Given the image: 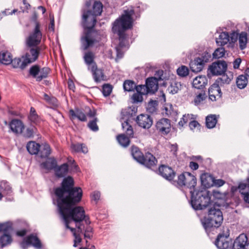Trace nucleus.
<instances>
[{"mask_svg":"<svg viewBox=\"0 0 249 249\" xmlns=\"http://www.w3.org/2000/svg\"><path fill=\"white\" fill-rule=\"evenodd\" d=\"M225 50L223 47L218 48L213 53V56L215 58H220L225 55Z\"/></svg>","mask_w":249,"mask_h":249,"instance_id":"nucleus-53","label":"nucleus"},{"mask_svg":"<svg viewBox=\"0 0 249 249\" xmlns=\"http://www.w3.org/2000/svg\"><path fill=\"white\" fill-rule=\"evenodd\" d=\"M39 67L37 65H34L30 69V74L37 80L38 73L39 72Z\"/></svg>","mask_w":249,"mask_h":249,"instance_id":"nucleus-55","label":"nucleus"},{"mask_svg":"<svg viewBox=\"0 0 249 249\" xmlns=\"http://www.w3.org/2000/svg\"><path fill=\"white\" fill-rule=\"evenodd\" d=\"M239 48L241 50L245 49L247 47L248 42L247 34L245 32H242L238 34Z\"/></svg>","mask_w":249,"mask_h":249,"instance_id":"nucleus-35","label":"nucleus"},{"mask_svg":"<svg viewBox=\"0 0 249 249\" xmlns=\"http://www.w3.org/2000/svg\"><path fill=\"white\" fill-rule=\"evenodd\" d=\"M71 149L76 152H83L87 153L88 151V148L82 143H72L71 145Z\"/></svg>","mask_w":249,"mask_h":249,"instance_id":"nucleus-43","label":"nucleus"},{"mask_svg":"<svg viewBox=\"0 0 249 249\" xmlns=\"http://www.w3.org/2000/svg\"><path fill=\"white\" fill-rule=\"evenodd\" d=\"M70 114L71 119L77 118L81 121L85 122L87 121V117L85 113L77 109L74 111L71 109L70 110Z\"/></svg>","mask_w":249,"mask_h":249,"instance_id":"nucleus-29","label":"nucleus"},{"mask_svg":"<svg viewBox=\"0 0 249 249\" xmlns=\"http://www.w3.org/2000/svg\"><path fill=\"white\" fill-rule=\"evenodd\" d=\"M101 39V36L96 32H89L81 38L82 47L86 50L92 47Z\"/></svg>","mask_w":249,"mask_h":249,"instance_id":"nucleus-10","label":"nucleus"},{"mask_svg":"<svg viewBox=\"0 0 249 249\" xmlns=\"http://www.w3.org/2000/svg\"><path fill=\"white\" fill-rule=\"evenodd\" d=\"M12 56L8 52H2L0 53V62L4 65H9L12 62Z\"/></svg>","mask_w":249,"mask_h":249,"instance_id":"nucleus-30","label":"nucleus"},{"mask_svg":"<svg viewBox=\"0 0 249 249\" xmlns=\"http://www.w3.org/2000/svg\"><path fill=\"white\" fill-rule=\"evenodd\" d=\"M163 71H157V91L159 89L160 87H163L165 88L167 85V82L164 79L163 76Z\"/></svg>","mask_w":249,"mask_h":249,"instance_id":"nucleus-33","label":"nucleus"},{"mask_svg":"<svg viewBox=\"0 0 249 249\" xmlns=\"http://www.w3.org/2000/svg\"><path fill=\"white\" fill-rule=\"evenodd\" d=\"M159 172L163 178L169 181H173L176 173L171 167L162 165L159 168Z\"/></svg>","mask_w":249,"mask_h":249,"instance_id":"nucleus-15","label":"nucleus"},{"mask_svg":"<svg viewBox=\"0 0 249 249\" xmlns=\"http://www.w3.org/2000/svg\"><path fill=\"white\" fill-rule=\"evenodd\" d=\"M84 59L86 64L89 66V69L90 68L93 64H96L94 61V54L91 52H88L85 53Z\"/></svg>","mask_w":249,"mask_h":249,"instance_id":"nucleus-36","label":"nucleus"},{"mask_svg":"<svg viewBox=\"0 0 249 249\" xmlns=\"http://www.w3.org/2000/svg\"><path fill=\"white\" fill-rule=\"evenodd\" d=\"M227 64L224 61H218L213 63L210 67L209 70L213 75H221L224 73L227 69Z\"/></svg>","mask_w":249,"mask_h":249,"instance_id":"nucleus-12","label":"nucleus"},{"mask_svg":"<svg viewBox=\"0 0 249 249\" xmlns=\"http://www.w3.org/2000/svg\"><path fill=\"white\" fill-rule=\"evenodd\" d=\"M14 67L17 68L19 67L22 69L21 65L22 63V60L21 61L19 58H12V62L11 63Z\"/></svg>","mask_w":249,"mask_h":249,"instance_id":"nucleus-64","label":"nucleus"},{"mask_svg":"<svg viewBox=\"0 0 249 249\" xmlns=\"http://www.w3.org/2000/svg\"><path fill=\"white\" fill-rule=\"evenodd\" d=\"M138 125L143 128H149L153 124L151 117L147 115L141 114L137 118Z\"/></svg>","mask_w":249,"mask_h":249,"instance_id":"nucleus-18","label":"nucleus"},{"mask_svg":"<svg viewBox=\"0 0 249 249\" xmlns=\"http://www.w3.org/2000/svg\"><path fill=\"white\" fill-rule=\"evenodd\" d=\"M192 199L191 204L195 210H203L210 204L211 201L209 192L206 190L200 191L190 190Z\"/></svg>","mask_w":249,"mask_h":249,"instance_id":"nucleus-4","label":"nucleus"},{"mask_svg":"<svg viewBox=\"0 0 249 249\" xmlns=\"http://www.w3.org/2000/svg\"><path fill=\"white\" fill-rule=\"evenodd\" d=\"M122 126L123 130L129 137H133V130L132 126L129 124L128 120L122 122Z\"/></svg>","mask_w":249,"mask_h":249,"instance_id":"nucleus-41","label":"nucleus"},{"mask_svg":"<svg viewBox=\"0 0 249 249\" xmlns=\"http://www.w3.org/2000/svg\"><path fill=\"white\" fill-rule=\"evenodd\" d=\"M40 26L37 21L35 22V27L32 33L26 38V43L28 47H38L42 38V33L40 30Z\"/></svg>","mask_w":249,"mask_h":249,"instance_id":"nucleus-9","label":"nucleus"},{"mask_svg":"<svg viewBox=\"0 0 249 249\" xmlns=\"http://www.w3.org/2000/svg\"><path fill=\"white\" fill-rule=\"evenodd\" d=\"M193 115L192 114H187L183 116L182 118L181 119L180 121L178 123V125L182 127L184 126L185 124H186L189 120L193 119Z\"/></svg>","mask_w":249,"mask_h":249,"instance_id":"nucleus-54","label":"nucleus"},{"mask_svg":"<svg viewBox=\"0 0 249 249\" xmlns=\"http://www.w3.org/2000/svg\"><path fill=\"white\" fill-rule=\"evenodd\" d=\"M134 14L133 10H127L124 11V14L121 17L116 19L112 24V31L114 34H117L120 41L119 45L116 47L117 57L121 58L123 55V53L121 51V48L124 44L123 42L125 37L124 32L132 27V16Z\"/></svg>","mask_w":249,"mask_h":249,"instance_id":"nucleus-2","label":"nucleus"},{"mask_svg":"<svg viewBox=\"0 0 249 249\" xmlns=\"http://www.w3.org/2000/svg\"><path fill=\"white\" fill-rule=\"evenodd\" d=\"M26 148L29 153L36 155L39 152L40 145L35 142L31 141L27 143Z\"/></svg>","mask_w":249,"mask_h":249,"instance_id":"nucleus-32","label":"nucleus"},{"mask_svg":"<svg viewBox=\"0 0 249 249\" xmlns=\"http://www.w3.org/2000/svg\"><path fill=\"white\" fill-rule=\"evenodd\" d=\"M207 96L206 91L202 89L199 93L196 94L194 100V103L195 105L198 106L203 103L206 99Z\"/></svg>","mask_w":249,"mask_h":249,"instance_id":"nucleus-37","label":"nucleus"},{"mask_svg":"<svg viewBox=\"0 0 249 249\" xmlns=\"http://www.w3.org/2000/svg\"><path fill=\"white\" fill-rule=\"evenodd\" d=\"M55 174L58 177L65 176L68 172V165L67 163H64L61 166H57L54 169Z\"/></svg>","mask_w":249,"mask_h":249,"instance_id":"nucleus-31","label":"nucleus"},{"mask_svg":"<svg viewBox=\"0 0 249 249\" xmlns=\"http://www.w3.org/2000/svg\"><path fill=\"white\" fill-rule=\"evenodd\" d=\"M103 11L102 3L95 1L93 5L91 11L84 12L82 15L83 26L89 29H92L96 22V17L101 15Z\"/></svg>","mask_w":249,"mask_h":249,"instance_id":"nucleus-3","label":"nucleus"},{"mask_svg":"<svg viewBox=\"0 0 249 249\" xmlns=\"http://www.w3.org/2000/svg\"><path fill=\"white\" fill-rule=\"evenodd\" d=\"M92 72L93 78L96 82H100L106 80L103 71L102 69H98L96 64H93L89 69Z\"/></svg>","mask_w":249,"mask_h":249,"instance_id":"nucleus-19","label":"nucleus"},{"mask_svg":"<svg viewBox=\"0 0 249 249\" xmlns=\"http://www.w3.org/2000/svg\"><path fill=\"white\" fill-rule=\"evenodd\" d=\"M223 220V214L218 208H211L208 212L207 218L205 219L203 225L205 229L211 227H219Z\"/></svg>","mask_w":249,"mask_h":249,"instance_id":"nucleus-5","label":"nucleus"},{"mask_svg":"<svg viewBox=\"0 0 249 249\" xmlns=\"http://www.w3.org/2000/svg\"><path fill=\"white\" fill-rule=\"evenodd\" d=\"M232 249H249V243L245 234H241L234 241Z\"/></svg>","mask_w":249,"mask_h":249,"instance_id":"nucleus-13","label":"nucleus"},{"mask_svg":"<svg viewBox=\"0 0 249 249\" xmlns=\"http://www.w3.org/2000/svg\"><path fill=\"white\" fill-rule=\"evenodd\" d=\"M131 154L133 158L138 162L144 165L148 168L153 169L155 167V157L151 153L147 152L144 157L138 147H131Z\"/></svg>","mask_w":249,"mask_h":249,"instance_id":"nucleus-6","label":"nucleus"},{"mask_svg":"<svg viewBox=\"0 0 249 249\" xmlns=\"http://www.w3.org/2000/svg\"><path fill=\"white\" fill-rule=\"evenodd\" d=\"M0 187L4 193L8 194L11 192V187L6 182L2 183L0 185Z\"/></svg>","mask_w":249,"mask_h":249,"instance_id":"nucleus-60","label":"nucleus"},{"mask_svg":"<svg viewBox=\"0 0 249 249\" xmlns=\"http://www.w3.org/2000/svg\"><path fill=\"white\" fill-rule=\"evenodd\" d=\"M185 186H186L192 190L196 184V178L189 172H185Z\"/></svg>","mask_w":249,"mask_h":249,"instance_id":"nucleus-23","label":"nucleus"},{"mask_svg":"<svg viewBox=\"0 0 249 249\" xmlns=\"http://www.w3.org/2000/svg\"><path fill=\"white\" fill-rule=\"evenodd\" d=\"M112 87L108 84H105L103 86V94L105 96H107L109 95L112 91Z\"/></svg>","mask_w":249,"mask_h":249,"instance_id":"nucleus-58","label":"nucleus"},{"mask_svg":"<svg viewBox=\"0 0 249 249\" xmlns=\"http://www.w3.org/2000/svg\"><path fill=\"white\" fill-rule=\"evenodd\" d=\"M36 128L34 127H28L25 131L22 130V135L25 138H30L33 137L35 132Z\"/></svg>","mask_w":249,"mask_h":249,"instance_id":"nucleus-50","label":"nucleus"},{"mask_svg":"<svg viewBox=\"0 0 249 249\" xmlns=\"http://www.w3.org/2000/svg\"><path fill=\"white\" fill-rule=\"evenodd\" d=\"M232 78L233 75L230 72L229 74L223 73L221 74V76L217 79L216 83L221 85L225 84H228Z\"/></svg>","mask_w":249,"mask_h":249,"instance_id":"nucleus-34","label":"nucleus"},{"mask_svg":"<svg viewBox=\"0 0 249 249\" xmlns=\"http://www.w3.org/2000/svg\"><path fill=\"white\" fill-rule=\"evenodd\" d=\"M248 84V78L246 75H239L236 79V84L240 89L245 88Z\"/></svg>","mask_w":249,"mask_h":249,"instance_id":"nucleus-44","label":"nucleus"},{"mask_svg":"<svg viewBox=\"0 0 249 249\" xmlns=\"http://www.w3.org/2000/svg\"><path fill=\"white\" fill-rule=\"evenodd\" d=\"M50 154L51 148L50 145L47 143L44 144L39 153L40 157L42 158H46L48 157Z\"/></svg>","mask_w":249,"mask_h":249,"instance_id":"nucleus-45","label":"nucleus"},{"mask_svg":"<svg viewBox=\"0 0 249 249\" xmlns=\"http://www.w3.org/2000/svg\"><path fill=\"white\" fill-rule=\"evenodd\" d=\"M219 85L216 82L213 84L209 89V98L212 101H216L222 96Z\"/></svg>","mask_w":249,"mask_h":249,"instance_id":"nucleus-16","label":"nucleus"},{"mask_svg":"<svg viewBox=\"0 0 249 249\" xmlns=\"http://www.w3.org/2000/svg\"><path fill=\"white\" fill-rule=\"evenodd\" d=\"M97 121V119L95 118L93 120L90 121L88 124V127L93 131H97L98 130Z\"/></svg>","mask_w":249,"mask_h":249,"instance_id":"nucleus-57","label":"nucleus"},{"mask_svg":"<svg viewBox=\"0 0 249 249\" xmlns=\"http://www.w3.org/2000/svg\"><path fill=\"white\" fill-rule=\"evenodd\" d=\"M9 9H5V10L0 12V20L2 19V18L8 15H12L13 14H15L16 12L18 11L17 9H14L11 12H8Z\"/></svg>","mask_w":249,"mask_h":249,"instance_id":"nucleus-62","label":"nucleus"},{"mask_svg":"<svg viewBox=\"0 0 249 249\" xmlns=\"http://www.w3.org/2000/svg\"><path fill=\"white\" fill-rule=\"evenodd\" d=\"M12 242V238L10 234L4 233L0 237V243L1 248L10 244Z\"/></svg>","mask_w":249,"mask_h":249,"instance_id":"nucleus-40","label":"nucleus"},{"mask_svg":"<svg viewBox=\"0 0 249 249\" xmlns=\"http://www.w3.org/2000/svg\"><path fill=\"white\" fill-rule=\"evenodd\" d=\"M177 73L181 77H185L188 75L189 70L186 66H181L177 70Z\"/></svg>","mask_w":249,"mask_h":249,"instance_id":"nucleus-51","label":"nucleus"},{"mask_svg":"<svg viewBox=\"0 0 249 249\" xmlns=\"http://www.w3.org/2000/svg\"><path fill=\"white\" fill-rule=\"evenodd\" d=\"M213 177L208 173L202 174L200 176L202 184L206 188L213 186Z\"/></svg>","mask_w":249,"mask_h":249,"instance_id":"nucleus-25","label":"nucleus"},{"mask_svg":"<svg viewBox=\"0 0 249 249\" xmlns=\"http://www.w3.org/2000/svg\"><path fill=\"white\" fill-rule=\"evenodd\" d=\"M217 122V118L215 115H210L206 118V126L209 128L215 127Z\"/></svg>","mask_w":249,"mask_h":249,"instance_id":"nucleus-38","label":"nucleus"},{"mask_svg":"<svg viewBox=\"0 0 249 249\" xmlns=\"http://www.w3.org/2000/svg\"><path fill=\"white\" fill-rule=\"evenodd\" d=\"M29 119L32 123L35 124H37L39 122V119L38 116L36 114L35 108L33 107H31Z\"/></svg>","mask_w":249,"mask_h":249,"instance_id":"nucleus-48","label":"nucleus"},{"mask_svg":"<svg viewBox=\"0 0 249 249\" xmlns=\"http://www.w3.org/2000/svg\"><path fill=\"white\" fill-rule=\"evenodd\" d=\"M50 69L48 67H44L42 69H40L37 78V81H40L43 79L46 78L50 73Z\"/></svg>","mask_w":249,"mask_h":249,"instance_id":"nucleus-47","label":"nucleus"},{"mask_svg":"<svg viewBox=\"0 0 249 249\" xmlns=\"http://www.w3.org/2000/svg\"><path fill=\"white\" fill-rule=\"evenodd\" d=\"M11 131L15 134H21L24 128L22 122L18 119H13L9 123Z\"/></svg>","mask_w":249,"mask_h":249,"instance_id":"nucleus-20","label":"nucleus"},{"mask_svg":"<svg viewBox=\"0 0 249 249\" xmlns=\"http://www.w3.org/2000/svg\"><path fill=\"white\" fill-rule=\"evenodd\" d=\"M146 109L150 113L156 112V101L151 100L147 106Z\"/></svg>","mask_w":249,"mask_h":249,"instance_id":"nucleus-56","label":"nucleus"},{"mask_svg":"<svg viewBox=\"0 0 249 249\" xmlns=\"http://www.w3.org/2000/svg\"><path fill=\"white\" fill-rule=\"evenodd\" d=\"M26 243L28 245H32L36 248H41V244L38 238L35 235H31L24 239L22 243V245Z\"/></svg>","mask_w":249,"mask_h":249,"instance_id":"nucleus-22","label":"nucleus"},{"mask_svg":"<svg viewBox=\"0 0 249 249\" xmlns=\"http://www.w3.org/2000/svg\"><path fill=\"white\" fill-rule=\"evenodd\" d=\"M185 172L179 175L177 181L178 185L180 187L185 186Z\"/></svg>","mask_w":249,"mask_h":249,"instance_id":"nucleus-59","label":"nucleus"},{"mask_svg":"<svg viewBox=\"0 0 249 249\" xmlns=\"http://www.w3.org/2000/svg\"><path fill=\"white\" fill-rule=\"evenodd\" d=\"M146 93H142L139 91H137L132 96V99L133 103H137L138 102H142L143 100L142 95H146Z\"/></svg>","mask_w":249,"mask_h":249,"instance_id":"nucleus-52","label":"nucleus"},{"mask_svg":"<svg viewBox=\"0 0 249 249\" xmlns=\"http://www.w3.org/2000/svg\"><path fill=\"white\" fill-rule=\"evenodd\" d=\"M181 85L179 82L173 80L168 88L169 92L173 94L177 93L181 89Z\"/></svg>","mask_w":249,"mask_h":249,"instance_id":"nucleus-42","label":"nucleus"},{"mask_svg":"<svg viewBox=\"0 0 249 249\" xmlns=\"http://www.w3.org/2000/svg\"><path fill=\"white\" fill-rule=\"evenodd\" d=\"M67 229H70L71 232L72 233L74 237V241L79 243L81 241V238L79 235V233H81L80 232H78L77 228L75 227L66 228ZM83 231L82 232V233Z\"/></svg>","mask_w":249,"mask_h":249,"instance_id":"nucleus-49","label":"nucleus"},{"mask_svg":"<svg viewBox=\"0 0 249 249\" xmlns=\"http://www.w3.org/2000/svg\"><path fill=\"white\" fill-rule=\"evenodd\" d=\"M211 58V54L207 53L204 56L196 58L194 60V65L197 66V71H200L205 63Z\"/></svg>","mask_w":249,"mask_h":249,"instance_id":"nucleus-24","label":"nucleus"},{"mask_svg":"<svg viewBox=\"0 0 249 249\" xmlns=\"http://www.w3.org/2000/svg\"><path fill=\"white\" fill-rule=\"evenodd\" d=\"M238 39V34L232 32L230 35L227 32L220 33L216 39V42L219 46H223L228 43V47L233 48Z\"/></svg>","mask_w":249,"mask_h":249,"instance_id":"nucleus-7","label":"nucleus"},{"mask_svg":"<svg viewBox=\"0 0 249 249\" xmlns=\"http://www.w3.org/2000/svg\"><path fill=\"white\" fill-rule=\"evenodd\" d=\"M215 245L219 249H227L229 246V242L221 235L218 236L215 242Z\"/></svg>","mask_w":249,"mask_h":249,"instance_id":"nucleus-28","label":"nucleus"},{"mask_svg":"<svg viewBox=\"0 0 249 249\" xmlns=\"http://www.w3.org/2000/svg\"><path fill=\"white\" fill-rule=\"evenodd\" d=\"M92 229L91 227H87L84 232V237L85 238H90V237L92 236Z\"/></svg>","mask_w":249,"mask_h":249,"instance_id":"nucleus-63","label":"nucleus"},{"mask_svg":"<svg viewBox=\"0 0 249 249\" xmlns=\"http://www.w3.org/2000/svg\"><path fill=\"white\" fill-rule=\"evenodd\" d=\"M136 91L142 93L153 94L156 91V77H149L146 80L145 85H139Z\"/></svg>","mask_w":249,"mask_h":249,"instance_id":"nucleus-11","label":"nucleus"},{"mask_svg":"<svg viewBox=\"0 0 249 249\" xmlns=\"http://www.w3.org/2000/svg\"><path fill=\"white\" fill-rule=\"evenodd\" d=\"M238 189L241 194L243 196L244 201L249 203V185L245 183H240Z\"/></svg>","mask_w":249,"mask_h":249,"instance_id":"nucleus-27","label":"nucleus"},{"mask_svg":"<svg viewBox=\"0 0 249 249\" xmlns=\"http://www.w3.org/2000/svg\"><path fill=\"white\" fill-rule=\"evenodd\" d=\"M41 50V47H29L25 55L22 56V69L37 59Z\"/></svg>","mask_w":249,"mask_h":249,"instance_id":"nucleus-8","label":"nucleus"},{"mask_svg":"<svg viewBox=\"0 0 249 249\" xmlns=\"http://www.w3.org/2000/svg\"><path fill=\"white\" fill-rule=\"evenodd\" d=\"M208 80L205 76L200 75L194 79L193 86L196 89H203L207 85Z\"/></svg>","mask_w":249,"mask_h":249,"instance_id":"nucleus-21","label":"nucleus"},{"mask_svg":"<svg viewBox=\"0 0 249 249\" xmlns=\"http://www.w3.org/2000/svg\"><path fill=\"white\" fill-rule=\"evenodd\" d=\"M124 89L125 91H133L136 87L135 83L131 80H125L123 84Z\"/></svg>","mask_w":249,"mask_h":249,"instance_id":"nucleus-46","label":"nucleus"},{"mask_svg":"<svg viewBox=\"0 0 249 249\" xmlns=\"http://www.w3.org/2000/svg\"><path fill=\"white\" fill-rule=\"evenodd\" d=\"M73 178L68 177L63 180L62 187L55 189V194L58 197L59 213L66 228L74 227V225L78 232H82L84 226L81 222L86 218L85 211L82 207L73 206L81 200L82 191L79 187L73 188Z\"/></svg>","mask_w":249,"mask_h":249,"instance_id":"nucleus-1","label":"nucleus"},{"mask_svg":"<svg viewBox=\"0 0 249 249\" xmlns=\"http://www.w3.org/2000/svg\"><path fill=\"white\" fill-rule=\"evenodd\" d=\"M57 166V162L54 158H49L47 160L41 164V167L44 169L46 172L52 169H55Z\"/></svg>","mask_w":249,"mask_h":249,"instance_id":"nucleus-26","label":"nucleus"},{"mask_svg":"<svg viewBox=\"0 0 249 249\" xmlns=\"http://www.w3.org/2000/svg\"><path fill=\"white\" fill-rule=\"evenodd\" d=\"M129 137H126L124 134H122L118 135L116 137L118 142L122 146L126 147L130 144Z\"/></svg>","mask_w":249,"mask_h":249,"instance_id":"nucleus-39","label":"nucleus"},{"mask_svg":"<svg viewBox=\"0 0 249 249\" xmlns=\"http://www.w3.org/2000/svg\"><path fill=\"white\" fill-rule=\"evenodd\" d=\"M158 96V100L157 101V102H158V103H160L163 105V110L164 111H163L162 113L165 114L166 116H169L171 114L172 111V105L165 103L166 101L165 94L163 93L162 89L159 91V94Z\"/></svg>","mask_w":249,"mask_h":249,"instance_id":"nucleus-14","label":"nucleus"},{"mask_svg":"<svg viewBox=\"0 0 249 249\" xmlns=\"http://www.w3.org/2000/svg\"><path fill=\"white\" fill-rule=\"evenodd\" d=\"M225 183V181L222 179H215L213 177V186L220 187Z\"/></svg>","mask_w":249,"mask_h":249,"instance_id":"nucleus-61","label":"nucleus"},{"mask_svg":"<svg viewBox=\"0 0 249 249\" xmlns=\"http://www.w3.org/2000/svg\"><path fill=\"white\" fill-rule=\"evenodd\" d=\"M157 129L159 130L161 135H167L171 130L170 120L163 118L157 123Z\"/></svg>","mask_w":249,"mask_h":249,"instance_id":"nucleus-17","label":"nucleus"}]
</instances>
